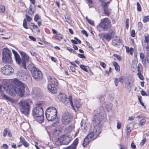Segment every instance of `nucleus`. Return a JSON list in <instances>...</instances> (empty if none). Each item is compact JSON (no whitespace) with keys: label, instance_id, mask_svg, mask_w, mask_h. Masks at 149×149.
I'll return each mask as SVG.
<instances>
[{"label":"nucleus","instance_id":"nucleus-1","mask_svg":"<svg viewBox=\"0 0 149 149\" xmlns=\"http://www.w3.org/2000/svg\"><path fill=\"white\" fill-rule=\"evenodd\" d=\"M3 85L0 86V95L2 99L8 100L13 104L17 102L15 99L10 97L2 91L3 89L7 93L12 96H14L16 94L21 97L22 96L24 92V86L22 82L16 79H12L9 81H4Z\"/></svg>","mask_w":149,"mask_h":149},{"label":"nucleus","instance_id":"nucleus-2","mask_svg":"<svg viewBox=\"0 0 149 149\" xmlns=\"http://www.w3.org/2000/svg\"><path fill=\"white\" fill-rule=\"evenodd\" d=\"M12 52L14 55L16 63L24 69H26V64L29 62V56L24 52L19 50L18 52L20 54L22 57V60H21L19 55L16 51L13 50Z\"/></svg>","mask_w":149,"mask_h":149},{"label":"nucleus","instance_id":"nucleus-3","mask_svg":"<svg viewBox=\"0 0 149 149\" xmlns=\"http://www.w3.org/2000/svg\"><path fill=\"white\" fill-rule=\"evenodd\" d=\"M103 116L100 114L93 115L92 120V123L94 127V131H98L97 134L101 133L102 125L101 122L102 120Z\"/></svg>","mask_w":149,"mask_h":149},{"label":"nucleus","instance_id":"nucleus-4","mask_svg":"<svg viewBox=\"0 0 149 149\" xmlns=\"http://www.w3.org/2000/svg\"><path fill=\"white\" fill-rule=\"evenodd\" d=\"M42 107V104L40 103L37 105V107L33 110V114L36 117L37 121L40 123H42L44 121Z\"/></svg>","mask_w":149,"mask_h":149},{"label":"nucleus","instance_id":"nucleus-5","mask_svg":"<svg viewBox=\"0 0 149 149\" xmlns=\"http://www.w3.org/2000/svg\"><path fill=\"white\" fill-rule=\"evenodd\" d=\"M20 111L21 113L25 115H27L30 110V107L27 100H22L18 103Z\"/></svg>","mask_w":149,"mask_h":149},{"label":"nucleus","instance_id":"nucleus-6","mask_svg":"<svg viewBox=\"0 0 149 149\" xmlns=\"http://www.w3.org/2000/svg\"><path fill=\"white\" fill-rule=\"evenodd\" d=\"M57 114L56 109L54 107H50L46 111L45 115L47 120L52 121L56 118Z\"/></svg>","mask_w":149,"mask_h":149},{"label":"nucleus","instance_id":"nucleus-7","mask_svg":"<svg viewBox=\"0 0 149 149\" xmlns=\"http://www.w3.org/2000/svg\"><path fill=\"white\" fill-rule=\"evenodd\" d=\"M111 21L108 18H105L101 19L99 26L103 31H107L111 27Z\"/></svg>","mask_w":149,"mask_h":149},{"label":"nucleus","instance_id":"nucleus-8","mask_svg":"<svg viewBox=\"0 0 149 149\" xmlns=\"http://www.w3.org/2000/svg\"><path fill=\"white\" fill-rule=\"evenodd\" d=\"M11 53L8 49H5L3 52V62L10 63L12 61Z\"/></svg>","mask_w":149,"mask_h":149},{"label":"nucleus","instance_id":"nucleus-9","mask_svg":"<svg viewBox=\"0 0 149 149\" xmlns=\"http://www.w3.org/2000/svg\"><path fill=\"white\" fill-rule=\"evenodd\" d=\"M59 99L65 104L70 103L72 107L74 108V107L72 102V97L69 96L68 98L64 93L60 92L58 96Z\"/></svg>","mask_w":149,"mask_h":149},{"label":"nucleus","instance_id":"nucleus-10","mask_svg":"<svg viewBox=\"0 0 149 149\" xmlns=\"http://www.w3.org/2000/svg\"><path fill=\"white\" fill-rule=\"evenodd\" d=\"M97 130L96 131H94L93 130V132H91L88 134L84 139L83 144V146L85 147L88 144L92 139H94L96 138L100 134V133H99L97 134Z\"/></svg>","mask_w":149,"mask_h":149},{"label":"nucleus","instance_id":"nucleus-11","mask_svg":"<svg viewBox=\"0 0 149 149\" xmlns=\"http://www.w3.org/2000/svg\"><path fill=\"white\" fill-rule=\"evenodd\" d=\"M72 118V116L71 114L68 113H65L63 114L61 120L63 124L66 125L70 123Z\"/></svg>","mask_w":149,"mask_h":149},{"label":"nucleus","instance_id":"nucleus-12","mask_svg":"<svg viewBox=\"0 0 149 149\" xmlns=\"http://www.w3.org/2000/svg\"><path fill=\"white\" fill-rule=\"evenodd\" d=\"M1 72L3 74L9 75L13 74L14 70L10 66L6 65L1 69Z\"/></svg>","mask_w":149,"mask_h":149},{"label":"nucleus","instance_id":"nucleus-13","mask_svg":"<svg viewBox=\"0 0 149 149\" xmlns=\"http://www.w3.org/2000/svg\"><path fill=\"white\" fill-rule=\"evenodd\" d=\"M71 138L70 137L66 135H63L58 138L57 142H59V144L60 145H67L71 141Z\"/></svg>","mask_w":149,"mask_h":149},{"label":"nucleus","instance_id":"nucleus-14","mask_svg":"<svg viewBox=\"0 0 149 149\" xmlns=\"http://www.w3.org/2000/svg\"><path fill=\"white\" fill-rule=\"evenodd\" d=\"M32 74L33 77L37 81L40 80L42 78V72L38 69H36L35 71L32 72Z\"/></svg>","mask_w":149,"mask_h":149},{"label":"nucleus","instance_id":"nucleus-15","mask_svg":"<svg viewBox=\"0 0 149 149\" xmlns=\"http://www.w3.org/2000/svg\"><path fill=\"white\" fill-rule=\"evenodd\" d=\"M78 142V139L76 138L70 146L64 148L63 149H75Z\"/></svg>","mask_w":149,"mask_h":149},{"label":"nucleus","instance_id":"nucleus-16","mask_svg":"<svg viewBox=\"0 0 149 149\" xmlns=\"http://www.w3.org/2000/svg\"><path fill=\"white\" fill-rule=\"evenodd\" d=\"M49 84L55 85L57 86L58 84L57 80L53 77L49 76L48 77Z\"/></svg>","mask_w":149,"mask_h":149},{"label":"nucleus","instance_id":"nucleus-17","mask_svg":"<svg viewBox=\"0 0 149 149\" xmlns=\"http://www.w3.org/2000/svg\"><path fill=\"white\" fill-rule=\"evenodd\" d=\"M114 33L112 31L111 33H104L103 36L108 41H109L114 36Z\"/></svg>","mask_w":149,"mask_h":149},{"label":"nucleus","instance_id":"nucleus-18","mask_svg":"<svg viewBox=\"0 0 149 149\" xmlns=\"http://www.w3.org/2000/svg\"><path fill=\"white\" fill-rule=\"evenodd\" d=\"M56 85L52 84H48V88L51 93H56L57 92V89L55 87Z\"/></svg>","mask_w":149,"mask_h":149},{"label":"nucleus","instance_id":"nucleus-19","mask_svg":"<svg viewBox=\"0 0 149 149\" xmlns=\"http://www.w3.org/2000/svg\"><path fill=\"white\" fill-rule=\"evenodd\" d=\"M134 80L132 78L128 79L125 82V85L128 88H130L133 85Z\"/></svg>","mask_w":149,"mask_h":149},{"label":"nucleus","instance_id":"nucleus-20","mask_svg":"<svg viewBox=\"0 0 149 149\" xmlns=\"http://www.w3.org/2000/svg\"><path fill=\"white\" fill-rule=\"evenodd\" d=\"M120 43V38L116 36L113 39L112 44L115 46L119 45Z\"/></svg>","mask_w":149,"mask_h":149},{"label":"nucleus","instance_id":"nucleus-21","mask_svg":"<svg viewBox=\"0 0 149 149\" xmlns=\"http://www.w3.org/2000/svg\"><path fill=\"white\" fill-rule=\"evenodd\" d=\"M39 93L38 91V88H34L33 89L31 93V95L33 97H35L36 96L39 97Z\"/></svg>","mask_w":149,"mask_h":149},{"label":"nucleus","instance_id":"nucleus-22","mask_svg":"<svg viewBox=\"0 0 149 149\" xmlns=\"http://www.w3.org/2000/svg\"><path fill=\"white\" fill-rule=\"evenodd\" d=\"M133 124L131 123L128 124L127 125L126 130V132H127V135L130 134L131 130L133 128Z\"/></svg>","mask_w":149,"mask_h":149},{"label":"nucleus","instance_id":"nucleus-23","mask_svg":"<svg viewBox=\"0 0 149 149\" xmlns=\"http://www.w3.org/2000/svg\"><path fill=\"white\" fill-rule=\"evenodd\" d=\"M28 68L31 73L35 71L36 69H37L36 68L34 65L33 63L29 64L28 66Z\"/></svg>","mask_w":149,"mask_h":149},{"label":"nucleus","instance_id":"nucleus-24","mask_svg":"<svg viewBox=\"0 0 149 149\" xmlns=\"http://www.w3.org/2000/svg\"><path fill=\"white\" fill-rule=\"evenodd\" d=\"M123 77H121L119 78H116L114 81L115 84L116 86H118V83L119 82H120L122 83L123 82Z\"/></svg>","mask_w":149,"mask_h":149},{"label":"nucleus","instance_id":"nucleus-25","mask_svg":"<svg viewBox=\"0 0 149 149\" xmlns=\"http://www.w3.org/2000/svg\"><path fill=\"white\" fill-rule=\"evenodd\" d=\"M74 128L73 125H70L65 130V132L66 133H69Z\"/></svg>","mask_w":149,"mask_h":149},{"label":"nucleus","instance_id":"nucleus-26","mask_svg":"<svg viewBox=\"0 0 149 149\" xmlns=\"http://www.w3.org/2000/svg\"><path fill=\"white\" fill-rule=\"evenodd\" d=\"M111 9L107 7L104 8V13L107 16H109L111 14Z\"/></svg>","mask_w":149,"mask_h":149},{"label":"nucleus","instance_id":"nucleus-27","mask_svg":"<svg viewBox=\"0 0 149 149\" xmlns=\"http://www.w3.org/2000/svg\"><path fill=\"white\" fill-rule=\"evenodd\" d=\"M74 105L77 108H79L81 105V104L77 100H74Z\"/></svg>","mask_w":149,"mask_h":149},{"label":"nucleus","instance_id":"nucleus-28","mask_svg":"<svg viewBox=\"0 0 149 149\" xmlns=\"http://www.w3.org/2000/svg\"><path fill=\"white\" fill-rule=\"evenodd\" d=\"M80 67L82 69L86 72H88V70L89 69L88 67L86 66L83 65H80Z\"/></svg>","mask_w":149,"mask_h":149},{"label":"nucleus","instance_id":"nucleus-29","mask_svg":"<svg viewBox=\"0 0 149 149\" xmlns=\"http://www.w3.org/2000/svg\"><path fill=\"white\" fill-rule=\"evenodd\" d=\"M113 64L115 67V69L117 71H119L120 70V67L118 63L115 62H113Z\"/></svg>","mask_w":149,"mask_h":149},{"label":"nucleus","instance_id":"nucleus-30","mask_svg":"<svg viewBox=\"0 0 149 149\" xmlns=\"http://www.w3.org/2000/svg\"><path fill=\"white\" fill-rule=\"evenodd\" d=\"M74 40H71V42L73 43L77 44L78 43H79V44L81 43V41L79 40L77 38H74Z\"/></svg>","mask_w":149,"mask_h":149},{"label":"nucleus","instance_id":"nucleus-31","mask_svg":"<svg viewBox=\"0 0 149 149\" xmlns=\"http://www.w3.org/2000/svg\"><path fill=\"white\" fill-rule=\"evenodd\" d=\"M146 120L145 118H143L141 119L139 122V124L140 126H143L144 125L146 122Z\"/></svg>","mask_w":149,"mask_h":149},{"label":"nucleus","instance_id":"nucleus-32","mask_svg":"<svg viewBox=\"0 0 149 149\" xmlns=\"http://www.w3.org/2000/svg\"><path fill=\"white\" fill-rule=\"evenodd\" d=\"M32 6L30 5L29 8V10L28 11V13L30 15H32L34 13V11L32 10Z\"/></svg>","mask_w":149,"mask_h":149},{"label":"nucleus","instance_id":"nucleus-33","mask_svg":"<svg viewBox=\"0 0 149 149\" xmlns=\"http://www.w3.org/2000/svg\"><path fill=\"white\" fill-rule=\"evenodd\" d=\"M85 18H86V20L88 22L89 24H91L92 25H93V26H94V21H93V20H91V19H89L87 17H86Z\"/></svg>","mask_w":149,"mask_h":149},{"label":"nucleus","instance_id":"nucleus-34","mask_svg":"<svg viewBox=\"0 0 149 149\" xmlns=\"http://www.w3.org/2000/svg\"><path fill=\"white\" fill-rule=\"evenodd\" d=\"M23 25L25 29H28V28L27 26V22L26 21L25 19H24L23 21Z\"/></svg>","mask_w":149,"mask_h":149},{"label":"nucleus","instance_id":"nucleus-35","mask_svg":"<svg viewBox=\"0 0 149 149\" xmlns=\"http://www.w3.org/2000/svg\"><path fill=\"white\" fill-rule=\"evenodd\" d=\"M143 20L144 22H146L148 21H149V16H148L146 17H144L143 18Z\"/></svg>","mask_w":149,"mask_h":149},{"label":"nucleus","instance_id":"nucleus-36","mask_svg":"<svg viewBox=\"0 0 149 149\" xmlns=\"http://www.w3.org/2000/svg\"><path fill=\"white\" fill-rule=\"evenodd\" d=\"M56 38L57 40H60L63 39L62 36L60 34H57L56 35Z\"/></svg>","mask_w":149,"mask_h":149},{"label":"nucleus","instance_id":"nucleus-37","mask_svg":"<svg viewBox=\"0 0 149 149\" xmlns=\"http://www.w3.org/2000/svg\"><path fill=\"white\" fill-rule=\"evenodd\" d=\"M145 42L148 43L149 42V35H147L146 36H145Z\"/></svg>","mask_w":149,"mask_h":149},{"label":"nucleus","instance_id":"nucleus-38","mask_svg":"<svg viewBox=\"0 0 149 149\" xmlns=\"http://www.w3.org/2000/svg\"><path fill=\"white\" fill-rule=\"evenodd\" d=\"M5 10V7L3 5L0 6V12H3Z\"/></svg>","mask_w":149,"mask_h":149},{"label":"nucleus","instance_id":"nucleus-39","mask_svg":"<svg viewBox=\"0 0 149 149\" xmlns=\"http://www.w3.org/2000/svg\"><path fill=\"white\" fill-rule=\"evenodd\" d=\"M8 129H5L4 130L3 132V136L6 137L7 136V134H8Z\"/></svg>","mask_w":149,"mask_h":149},{"label":"nucleus","instance_id":"nucleus-40","mask_svg":"<svg viewBox=\"0 0 149 149\" xmlns=\"http://www.w3.org/2000/svg\"><path fill=\"white\" fill-rule=\"evenodd\" d=\"M65 19L66 21L69 24H70L71 22V20L69 18V17H65Z\"/></svg>","mask_w":149,"mask_h":149},{"label":"nucleus","instance_id":"nucleus-41","mask_svg":"<svg viewBox=\"0 0 149 149\" xmlns=\"http://www.w3.org/2000/svg\"><path fill=\"white\" fill-rule=\"evenodd\" d=\"M136 5L137 6V10L139 11H140L141 10V8L140 5L138 2H137L136 3Z\"/></svg>","mask_w":149,"mask_h":149},{"label":"nucleus","instance_id":"nucleus-42","mask_svg":"<svg viewBox=\"0 0 149 149\" xmlns=\"http://www.w3.org/2000/svg\"><path fill=\"white\" fill-rule=\"evenodd\" d=\"M40 19V17L38 15H36L34 17V20L37 22L38 20Z\"/></svg>","mask_w":149,"mask_h":149},{"label":"nucleus","instance_id":"nucleus-43","mask_svg":"<svg viewBox=\"0 0 149 149\" xmlns=\"http://www.w3.org/2000/svg\"><path fill=\"white\" fill-rule=\"evenodd\" d=\"M26 19L27 21L28 22H30L32 20V19L31 17H30L27 14H26Z\"/></svg>","mask_w":149,"mask_h":149},{"label":"nucleus","instance_id":"nucleus-44","mask_svg":"<svg viewBox=\"0 0 149 149\" xmlns=\"http://www.w3.org/2000/svg\"><path fill=\"white\" fill-rule=\"evenodd\" d=\"M130 20L128 19H127L125 21L126 27L127 29H128L129 27V23Z\"/></svg>","mask_w":149,"mask_h":149},{"label":"nucleus","instance_id":"nucleus-45","mask_svg":"<svg viewBox=\"0 0 149 149\" xmlns=\"http://www.w3.org/2000/svg\"><path fill=\"white\" fill-rule=\"evenodd\" d=\"M146 49V54H149V43L147 45Z\"/></svg>","mask_w":149,"mask_h":149},{"label":"nucleus","instance_id":"nucleus-46","mask_svg":"<svg viewBox=\"0 0 149 149\" xmlns=\"http://www.w3.org/2000/svg\"><path fill=\"white\" fill-rule=\"evenodd\" d=\"M100 65L103 67L104 68H105L106 67V65L103 62H100Z\"/></svg>","mask_w":149,"mask_h":149},{"label":"nucleus","instance_id":"nucleus-47","mask_svg":"<svg viewBox=\"0 0 149 149\" xmlns=\"http://www.w3.org/2000/svg\"><path fill=\"white\" fill-rule=\"evenodd\" d=\"M113 56H114L116 57L117 59L118 60H120L121 59L120 57L118 55L116 54H113Z\"/></svg>","mask_w":149,"mask_h":149},{"label":"nucleus","instance_id":"nucleus-48","mask_svg":"<svg viewBox=\"0 0 149 149\" xmlns=\"http://www.w3.org/2000/svg\"><path fill=\"white\" fill-rule=\"evenodd\" d=\"M70 70L72 72H74L75 70V68L73 66H70Z\"/></svg>","mask_w":149,"mask_h":149},{"label":"nucleus","instance_id":"nucleus-49","mask_svg":"<svg viewBox=\"0 0 149 149\" xmlns=\"http://www.w3.org/2000/svg\"><path fill=\"white\" fill-rule=\"evenodd\" d=\"M31 26H32L33 29H36L38 28V26L34 24L33 23H31Z\"/></svg>","mask_w":149,"mask_h":149},{"label":"nucleus","instance_id":"nucleus-50","mask_svg":"<svg viewBox=\"0 0 149 149\" xmlns=\"http://www.w3.org/2000/svg\"><path fill=\"white\" fill-rule=\"evenodd\" d=\"M81 32L82 34L85 35L86 37H87L88 36V34L87 33V32L85 30H83Z\"/></svg>","mask_w":149,"mask_h":149},{"label":"nucleus","instance_id":"nucleus-51","mask_svg":"<svg viewBox=\"0 0 149 149\" xmlns=\"http://www.w3.org/2000/svg\"><path fill=\"white\" fill-rule=\"evenodd\" d=\"M138 76L139 78L141 80H143L144 79L143 76L140 73H138Z\"/></svg>","mask_w":149,"mask_h":149},{"label":"nucleus","instance_id":"nucleus-52","mask_svg":"<svg viewBox=\"0 0 149 149\" xmlns=\"http://www.w3.org/2000/svg\"><path fill=\"white\" fill-rule=\"evenodd\" d=\"M78 56L79 57L83 58H86L85 56H84L83 54H78Z\"/></svg>","mask_w":149,"mask_h":149},{"label":"nucleus","instance_id":"nucleus-53","mask_svg":"<svg viewBox=\"0 0 149 149\" xmlns=\"http://www.w3.org/2000/svg\"><path fill=\"white\" fill-rule=\"evenodd\" d=\"M135 31L134 30H132L131 31V36L132 37H134L135 36Z\"/></svg>","mask_w":149,"mask_h":149},{"label":"nucleus","instance_id":"nucleus-54","mask_svg":"<svg viewBox=\"0 0 149 149\" xmlns=\"http://www.w3.org/2000/svg\"><path fill=\"white\" fill-rule=\"evenodd\" d=\"M23 144L24 146L26 147H27L29 146V145L28 143L26 141L23 143Z\"/></svg>","mask_w":149,"mask_h":149},{"label":"nucleus","instance_id":"nucleus-55","mask_svg":"<svg viewBox=\"0 0 149 149\" xmlns=\"http://www.w3.org/2000/svg\"><path fill=\"white\" fill-rule=\"evenodd\" d=\"M121 123H119V122H117V127L118 129H120L121 127Z\"/></svg>","mask_w":149,"mask_h":149},{"label":"nucleus","instance_id":"nucleus-56","mask_svg":"<svg viewBox=\"0 0 149 149\" xmlns=\"http://www.w3.org/2000/svg\"><path fill=\"white\" fill-rule=\"evenodd\" d=\"M20 141L23 143L26 141L25 140L24 138L22 137V136H21L20 138Z\"/></svg>","mask_w":149,"mask_h":149},{"label":"nucleus","instance_id":"nucleus-57","mask_svg":"<svg viewBox=\"0 0 149 149\" xmlns=\"http://www.w3.org/2000/svg\"><path fill=\"white\" fill-rule=\"evenodd\" d=\"M146 141V139L145 138L143 139L141 141V146H143L144 144Z\"/></svg>","mask_w":149,"mask_h":149},{"label":"nucleus","instance_id":"nucleus-58","mask_svg":"<svg viewBox=\"0 0 149 149\" xmlns=\"http://www.w3.org/2000/svg\"><path fill=\"white\" fill-rule=\"evenodd\" d=\"M140 57L141 59H142L145 57L144 54L143 53H140Z\"/></svg>","mask_w":149,"mask_h":149},{"label":"nucleus","instance_id":"nucleus-59","mask_svg":"<svg viewBox=\"0 0 149 149\" xmlns=\"http://www.w3.org/2000/svg\"><path fill=\"white\" fill-rule=\"evenodd\" d=\"M89 128H88L87 127H84V129L83 130V131L84 132H86L89 131Z\"/></svg>","mask_w":149,"mask_h":149},{"label":"nucleus","instance_id":"nucleus-60","mask_svg":"<svg viewBox=\"0 0 149 149\" xmlns=\"http://www.w3.org/2000/svg\"><path fill=\"white\" fill-rule=\"evenodd\" d=\"M29 38L32 40L35 41L36 40V38L32 36H29Z\"/></svg>","mask_w":149,"mask_h":149},{"label":"nucleus","instance_id":"nucleus-61","mask_svg":"<svg viewBox=\"0 0 149 149\" xmlns=\"http://www.w3.org/2000/svg\"><path fill=\"white\" fill-rule=\"evenodd\" d=\"M141 61L143 64H145L146 63V59L145 57L141 59Z\"/></svg>","mask_w":149,"mask_h":149},{"label":"nucleus","instance_id":"nucleus-62","mask_svg":"<svg viewBox=\"0 0 149 149\" xmlns=\"http://www.w3.org/2000/svg\"><path fill=\"white\" fill-rule=\"evenodd\" d=\"M131 147L132 149H135L136 148V146L133 143H131Z\"/></svg>","mask_w":149,"mask_h":149},{"label":"nucleus","instance_id":"nucleus-63","mask_svg":"<svg viewBox=\"0 0 149 149\" xmlns=\"http://www.w3.org/2000/svg\"><path fill=\"white\" fill-rule=\"evenodd\" d=\"M146 59L147 62L149 63V54H146Z\"/></svg>","mask_w":149,"mask_h":149},{"label":"nucleus","instance_id":"nucleus-64","mask_svg":"<svg viewBox=\"0 0 149 149\" xmlns=\"http://www.w3.org/2000/svg\"><path fill=\"white\" fill-rule=\"evenodd\" d=\"M2 147L3 148L5 149H7L8 148V146L7 144H4L3 145Z\"/></svg>","mask_w":149,"mask_h":149}]
</instances>
